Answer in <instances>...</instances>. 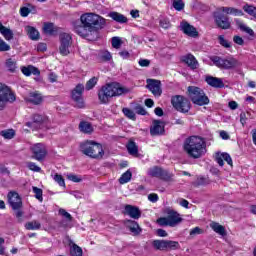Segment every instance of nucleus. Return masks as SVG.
I'll list each match as a JSON object with an SVG mask.
<instances>
[{"label": "nucleus", "instance_id": "45", "mask_svg": "<svg viewBox=\"0 0 256 256\" xmlns=\"http://www.w3.org/2000/svg\"><path fill=\"white\" fill-rule=\"evenodd\" d=\"M32 191L35 194V197L38 199V201H43V190L38 188L37 186L32 187Z\"/></svg>", "mask_w": 256, "mask_h": 256}, {"label": "nucleus", "instance_id": "42", "mask_svg": "<svg viewBox=\"0 0 256 256\" xmlns=\"http://www.w3.org/2000/svg\"><path fill=\"white\" fill-rule=\"evenodd\" d=\"M99 81L98 77H92L90 80L87 81L86 83V90L91 91L93 87L97 85V82Z\"/></svg>", "mask_w": 256, "mask_h": 256}, {"label": "nucleus", "instance_id": "2", "mask_svg": "<svg viewBox=\"0 0 256 256\" xmlns=\"http://www.w3.org/2000/svg\"><path fill=\"white\" fill-rule=\"evenodd\" d=\"M206 147L205 140L199 136H190L183 143V151L191 159H201L205 155Z\"/></svg>", "mask_w": 256, "mask_h": 256}, {"label": "nucleus", "instance_id": "10", "mask_svg": "<svg viewBox=\"0 0 256 256\" xmlns=\"http://www.w3.org/2000/svg\"><path fill=\"white\" fill-rule=\"evenodd\" d=\"M214 23L219 29H231V20L228 16H225L223 12L218 8L217 11L213 13Z\"/></svg>", "mask_w": 256, "mask_h": 256}, {"label": "nucleus", "instance_id": "50", "mask_svg": "<svg viewBox=\"0 0 256 256\" xmlns=\"http://www.w3.org/2000/svg\"><path fill=\"white\" fill-rule=\"evenodd\" d=\"M26 166L30 171H34V173H41V167L37 166L35 162H27Z\"/></svg>", "mask_w": 256, "mask_h": 256}, {"label": "nucleus", "instance_id": "5", "mask_svg": "<svg viewBox=\"0 0 256 256\" xmlns=\"http://www.w3.org/2000/svg\"><path fill=\"white\" fill-rule=\"evenodd\" d=\"M188 93L194 105H199L200 107H202L203 105H209V97L205 95L203 89L196 86H189Z\"/></svg>", "mask_w": 256, "mask_h": 256}, {"label": "nucleus", "instance_id": "20", "mask_svg": "<svg viewBox=\"0 0 256 256\" xmlns=\"http://www.w3.org/2000/svg\"><path fill=\"white\" fill-rule=\"evenodd\" d=\"M125 213L129 215L132 219H139L141 217V211L139 208L133 205H126L125 206Z\"/></svg>", "mask_w": 256, "mask_h": 256}, {"label": "nucleus", "instance_id": "48", "mask_svg": "<svg viewBox=\"0 0 256 256\" xmlns=\"http://www.w3.org/2000/svg\"><path fill=\"white\" fill-rule=\"evenodd\" d=\"M71 256H83V249L77 246V244H74L71 249Z\"/></svg>", "mask_w": 256, "mask_h": 256}, {"label": "nucleus", "instance_id": "8", "mask_svg": "<svg viewBox=\"0 0 256 256\" xmlns=\"http://www.w3.org/2000/svg\"><path fill=\"white\" fill-rule=\"evenodd\" d=\"M171 103L174 109L180 113H189V109H191V102H189V99L181 95L173 96Z\"/></svg>", "mask_w": 256, "mask_h": 256}, {"label": "nucleus", "instance_id": "17", "mask_svg": "<svg viewBox=\"0 0 256 256\" xmlns=\"http://www.w3.org/2000/svg\"><path fill=\"white\" fill-rule=\"evenodd\" d=\"M180 29L185 33V35H188V37H198L199 32H197V29L189 24L188 22H182L180 24Z\"/></svg>", "mask_w": 256, "mask_h": 256}, {"label": "nucleus", "instance_id": "21", "mask_svg": "<svg viewBox=\"0 0 256 256\" xmlns=\"http://www.w3.org/2000/svg\"><path fill=\"white\" fill-rule=\"evenodd\" d=\"M182 61L186 63V65H188L190 69H197V67H199V62L197 61L195 56H193L192 54H188L184 56Z\"/></svg>", "mask_w": 256, "mask_h": 256}, {"label": "nucleus", "instance_id": "16", "mask_svg": "<svg viewBox=\"0 0 256 256\" xmlns=\"http://www.w3.org/2000/svg\"><path fill=\"white\" fill-rule=\"evenodd\" d=\"M165 133V124L161 120H154L150 128V135H163Z\"/></svg>", "mask_w": 256, "mask_h": 256}, {"label": "nucleus", "instance_id": "9", "mask_svg": "<svg viewBox=\"0 0 256 256\" xmlns=\"http://www.w3.org/2000/svg\"><path fill=\"white\" fill-rule=\"evenodd\" d=\"M60 39V47L59 51L60 54L63 55V57H67L71 51V45H73V37L69 33H61L59 36Z\"/></svg>", "mask_w": 256, "mask_h": 256}, {"label": "nucleus", "instance_id": "30", "mask_svg": "<svg viewBox=\"0 0 256 256\" xmlns=\"http://www.w3.org/2000/svg\"><path fill=\"white\" fill-rule=\"evenodd\" d=\"M109 17L116 21V23H127L128 21L127 17L119 12H110Z\"/></svg>", "mask_w": 256, "mask_h": 256}, {"label": "nucleus", "instance_id": "44", "mask_svg": "<svg viewBox=\"0 0 256 256\" xmlns=\"http://www.w3.org/2000/svg\"><path fill=\"white\" fill-rule=\"evenodd\" d=\"M129 229L131 233H134V235H139V233H141V228L139 227V224H137V222L135 221L131 222Z\"/></svg>", "mask_w": 256, "mask_h": 256}, {"label": "nucleus", "instance_id": "38", "mask_svg": "<svg viewBox=\"0 0 256 256\" xmlns=\"http://www.w3.org/2000/svg\"><path fill=\"white\" fill-rule=\"evenodd\" d=\"M243 9L245 11V13H247L248 15H250L251 17H254V19H256V7L255 6H251V5H244Z\"/></svg>", "mask_w": 256, "mask_h": 256}, {"label": "nucleus", "instance_id": "46", "mask_svg": "<svg viewBox=\"0 0 256 256\" xmlns=\"http://www.w3.org/2000/svg\"><path fill=\"white\" fill-rule=\"evenodd\" d=\"M179 242L172 241V240H166V249H170L175 251V249H179Z\"/></svg>", "mask_w": 256, "mask_h": 256}, {"label": "nucleus", "instance_id": "39", "mask_svg": "<svg viewBox=\"0 0 256 256\" xmlns=\"http://www.w3.org/2000/svg\"><path fill=\"white\" fill-rule=\"evenodd\" d=\"M0 135L4 137V139H13V137H15V131L13 129L2 130Z\"/></svg>", "mask_w": 256, "mask_h": 256}, {"label": "nucleus", "instance_id": "60", "mask_svg": "<svg viewBox=\"0 0 256 256\" xmlns=\"http://www.w3.org/2000/svg\"><path fill=\"white\" fill-rule=\"evenodd\" d=\"M29 13H31V9H29L28 7L20 8L21 17H29Z\"/></svg>", "mask_w": 256, "mask_h": 256}, {"label": "nucleus", "instance_id": "25", "mask_svg": "<svg viewBox=\"0 0 256 256\" xmlns=\"http://www.w3.org/2000/svg\"><path fill=\"white\" fill-rule=\"evenodd\" d=\"M218 9L221 12L226 13V15H234L235 17H241V15H243V11L233 7H220Z\"/></svg>", "mask_w": 256, "mask_h": 256}, {"label": "nucleus", "instance_id": "36", "mask_svg": "<svg viewBox=\"0 0 256 256\" xmlns=\"http://www.w3.org/2000/svg\"><path fill=\"white\" fill-rule=\"evenodd\" d=\"M6 69H8V71H10L11 73H15V71L17 70V61H15V59L13 58H9L6 60Z\"/></svg>", "mask_w": 256, "mask_h": 256}, {"label": "nucleus", "instance_id": "49", "mask_svg": "<svg viewBox=\"0 0 256 256\" xmlns=\"http://www.w3.org/2000/svg\"><path fill=\"white\" fill-rule=\"evenodd\" d=\"M160 179H163L164 181H172L173 180V174L169 173L167 170H163L160 174Z\"/></svg>", "mask_w": 256, "mask_h": 256}, {"label": "nucleus", "instance_id": "4", "mask_svg": "<svg viewBox=\"0 0 256 256\" xmlns=\"http://www.w3.org/2000/svg\"><path fill=\"white\" fill-rule=\"evenodd\" d=\"M80 150L87 157L92 159H103L105 151H103V146L99 143L93 141H86L80 145Z\"/></svg>", "mask_w": 256, "mask_h": 256}, {"label": "nucleus", "instance_id": "55", "mask_svg": "<svg viewBox=\"0 0 256 256\" xmlns=\"http://www.w3.org/2000/svg\"><path fill=\"white\" fill-rule=\"evenodd\" d=\"M59 213L62 215V217H65V219H67V221H73V216H71V215L69 214V212H66L65 209L61 208V209L59 210Z\"/></svg>", "mask_w": 256, "mask_h": 256}, {"label": "nucleus", "instance_id": "23", "mask_svg": "<svg viewBox=\"0 0 256 256\" xmlns=\"http://www.w3.org/2000/svg\"><path fill=\"white\" fill-rule=\"evenodd\" d=\"M235 23L240 31H243V33H247V35H250V37H255V32L253 31V29H251L249 26H246L243 21L235 19Z\"/></svg>", "mask_w": 256, "mask_h": 256}, {"label": "nucleus", "instance_id": "3", "mask_svg": "<svg viewBox=\"0 0 256 256\" xmlns=\"http://www.w3.org/2000/svg\"><path fill=\"white\" fill-rule=\"evenodd\" d=\"M127 90L117 82L108 83L98 91V99L102 105H107L109 99L123 95Z\"/></svg>", "mask_w": 256, "mask_h": 256}, {"label": "nucleus", "instance_id": "51", "mask_svg": "<svg viewBox=\"0 0 256 256\" xmlns=\"http://www.w3.org/2000/svg\"><path fill=\"white\" fill-rule=\"evenodd\" d=\"M219 43L222 47H225V49H229L231 48V42H229L228 40L225 39V36L220 35L218 37Z\"/></svg>", "mask_w": 256, "mask_h": 256}, {"label": "nucleus", "instance_id": "12", "mask_svg": "<svg viewBox=\"0 0 256 256\" xmlns=\"http://www.w3.org/2000/svg\"><path fill=\"white\" fill-rule=\"evenodd\" d=\"M49 117L41 114H34L32 116V122H27L26 126L30 129H41L43 125H47Z\"/></svg>", "mask_w": 256, "mask_h": 256}, {"label": "nucleus", "instance_id": "35", "mask_svg": "<svg viewBox=\"0 0 256 256\" xmlns=\"http://www.w3.org/2000/svg\"><path fill=\"white\" fill-rule=\"evenodd\" d=\"M131 177H133V173L131 172V170H127L126 172H124L119 178L120 185H125V183H129V181H131Z\"/></svg>", "mask_w": 256, "mask_h": 256}, {"label": "nucleus", "instance_id": "32", "mask_svg": "<svg viewBox=\"0 0 256 256\" xmlns=\"http://www.w3.org/2000/svg\"><path fill=\"white\" fill-rule=\"evenodd\" d=\"M25 229H27V231H39V229H41V222L37 220L27 222L25 224Z\"/></svg>", "mask_w": 256, "mask_h": 256}, {"label": "nucleus", "instance_id": "1", "mask_svg": "<svg viewBox=\"0 0 256 256\" xmlns=\"http://www.w3.org/2000/svg\"><path fill=\"white\" fill-rule=\"evenodd\" d=\"M107 22L105 18L93 12H87L80 16V21L73 23V29L79 37L87 39V41H97L99 32L105 29Z\"/></svg>", "mask_w": 256, "mask_h": 256}, {"label": "nucleus", "instance_id": "6", "mask_svg": "<svg viewBox=\"0 0 256 256\" xmlns=\"http://www.w3.org/2000/svg\"><path fill=\"white\" fill-rule=\"evenodd\" d=\"M210 61L219 69H235V67H239L241 63L239 60L233 57L221 58L219 56H212Z\"/></svg>", "mask_w": 256, "mask_h": 256}, {"label": "nucleus", "instance_id": "64", "mask_svg": "<svg viewBox=\"0 0 256 256\" xmlns=\"http://www.w3.org/2000/svg\"><path fill=\"white\" fill-rule=\"evenodd\" d=\"M138 64L140 67H149V65H151V61L147 59H140Z\"/></svg>", "mask_w": 256, "mask_h": 256}, {"label": "nucleus", "instance_id": "34", "mask_svg": "<svg viewBox=\"0 0 256 256\" xmlns=\"http://www.w3.org/2000/svg\"><path fill=\"white\" fill-rule=\"evenodd\" d=\"M162 171H163V168H161L159 166H154V167L148 169V175H149V177H156V178L160 179Z\"/></svg>", "mask_w": 256, "mask_h": 256}, {"label": "nucleus", "instance_id": "63", "mask_svg": "<svg viewBox=\"0 0 256 256\" xmlns=\"http://www.w3.org/2000/svg\"><path fill=\"white\" fill-rule=\"evenodd\" d=\"M233 41L236 45H245V40L241 36H234Z\"/></svg>", "mask_w": 256, "mask_h": 256}, {"label": "nucleus", "instance_id": "58", "mask_svg": "<svg viewBox=\"0 0 256 256\" xmlns=\"http://www.w3.org/2000/svg\"><path fill=\"white\" fill-rule=\"evenodd\" d=\"M67 177L69 181H73V183H81V177L75 174H68Z\"/></svg>", "mask_w": 256, "mask_h": 256}, {"label": "nucleus", "instance_id": "26", "mask_svg": "<svg viewBox=\"0 0 256 256\" xmlns=\"http://www.w3.org/2000/svg\"><path fill=\"white\" fill-rule=\"evenodd\" d=\"M210 227L212 228L214 233H217L218 235H221L222 237H225V235H227L225 226H223L217 222H211Z\"/></svg>", "mask_w": 256, "mask_h": 256}, {"label": "nucleus", "instance_id": "37", "mask_svg": "<svg viewBox=\"0 0 256 256\" xmlns=\"http://www.w3.org/2000/svg\"><path fill=\"white\" fill-rule=\"evenodd\" d=\"M126 147L130 155H137L139 153V148L137 147V144L133 141L128 142Z\"/></svg>", "mask_w": 256, "mask_h": 256}, {"label": "nucleus", "instance_id": "28", "mask_svg": "<svg viewBox=\"0 0 256 256\" xmlns=\"http://www.w3.org/2000/svg\"><path fill=\"white\" fill-rule=\"evenodd\" d=\"M25 31H26L28 37L32 41H38V39H39V31L37 29H35V27H33V26H26L25 27Z\"/></svg>", "mask_w": 256, "mask_h": 256}, {"label": "nucleus", "instance_id": "29", "mask_svg": "<svg viewBox=\"0 0 256 256\" xmlns=\"http://www.w3.org/2000/svg\"><path fill=\"white\" fill-rule=\"evenodd\" d=\"M79 130L81 133L91 135V133H93V125L87 121H81L79 124Z\"/></svg>", "mask_w": 256, "mask_h": 256}, {"label": "nucleus", "instance_id": "62", "mask_svg": "<svg viewBox=\"0 0 256 256\" xmlns=\"http://www.w3.org/2000/svg\"><path fill=\"white\" fill-rule=\"evenodd\" d=\"M148 200L151 203H157L159 201V196L157 194H155V193L149 194L148 195Z\"/></svg>", "mask_w": 256, "mask_h": 256}, {"label": "nucleus", "instance_id": "19", "mask_svg": "<svg viewBox=\"0 0 256 256\" xmlns=\"http://www.w3.org/2000/svg\"><path fill=\"white\" fill-rule=\"evenodd\" d=\"M205 81L210 87H214V89H223L225 87V83H223V79L221 78L206 76Z\"/></svg>", "mask_w": 256, "mask_h": 256}, {"label": "nucleus", "instance_id": "53", "mask_svg": "<svg viewBox=\"0 0 256 256\" xmlns=\"http://www.w3.org/2000/svg\"><path fill=\"white\" fill-rule=\"evenodd\" d=\"M54 181L60 185V187H65V179H63V176L60 174H56L53 177Z\"/></svg>", "mask_w": 256, "mask_h": 256}, {"label": "nucleus", "instance_id": "47", "mask_svg": "<svg viewBox=\"0 0 256 256\" xmlns=\"http://www.w3.org/2000/svg\"><path fill=\"white\" fill-rule=\"evenodd\" d=\"M172 5L176 11H183V9H185L183 0H174Z\"/></svg>", "mask_w": 256, "mask_h": 256}, {"label": "nucleus", "instance_id": "18", "mask_svg": "<svg viewBox=\"0 0 256 256\" xmlns=\"http://www.w3.org/2000/svg\"><path fill=\"white\" fill-rule=\"evenodd\" d=\"M167 215L168 220L170 221V227H175L183 221V218H181V214L175 210H168Z\"/></svg>", "mask_w": 256, "mask_h": 256}, {"label": "nucleus", "instance_id": "13", "mask_svg": "<svg viewBox=\"0 0 256 256\" xmlns=\"http://www.w3.org/2000/svg\"><path fill=\"white\" fill-rule=\"evenodd\" d=\"M83 91H85V86H83V84H78L72 90V99L75 101L78 109H83V107H85V102H83Z\"/></svg>", "mask_w": 256, "mask_h": 256}, {"label": "nucleus", "instance_id": "56", "mask_svg": "<svg viewBox=\"0 0 256 256\" xmlns=\"http://www.w3.org/2000/svg\"><path fill=\"white\" fill-rule=\"evenodd\" d=\"M222 158L226 163H228V165L233 167V159H231V155H229V153H222Z\"/></svg>", "mask_w": 256, "mask_h": 256}, {"label": "nucleus", "instance_id": "40", "mask_svg": "<svg viewBox=\"0 0 256 256\" xmlns=\"http://www.w3.org/2000/svg\"><path fill=\"white\" fill-rule=\"evenodd\" d=\"M122 113L127 117L128 119H131L132 121H135L137 117L135 116V112L129 108H123Z\"/></svg>", "mask_w": 256, "mask_h": 256}, {"label": "nucleus", "instance_id": "61", "mask_svg": "<svg viewBox=\"0 0 256 256\" xmlns=\"http://www.w3.org/2000/svg\"><path fill=\"white\" fill-rule=\"evenodd\" d=\"M203 233V230L199 227H195L190 231L191 237H195V235H201Z\"/></svg>", "mask_w": 256, "mask_h": 256}, {"label": "nucleus", "instance_id": "24", "mask_svg": "<svg viewBox=\"0 0 256 256\" xmlns=\"http://www.w3.org/2000/svg\"><path fill=\"white\" fill-rule=\"evenodd\" d=\"M21 71L26 77H31V75H41V71L37 67L29 65L28 67H22Z\"/></svg>", "mask_w": 256, "mask_h": 256}, {"label": "nucleus", "instance_id": "43", "mask_svg": "<svg viewBox=\"0 0 256 256\" xmlns=\"http://www.w3.org/2000/svg\"><path fill=\"white\" fill-rule=\"evenodd\" d=\"M99 58L101 59V61H109L110 59H113V56H111V52L107 50H102L99 53Z\"/></svg>", "mask_w": 256, "mask_h": 256}, {"label": "nucleus", "instance_id": "57", "mask_svg": "<svg viewBox=\"0 0 256 256\" xmlns=\"http://www.w3.org/2000/svg\"><path fill=\"white\" fill-rule=\"evenodd\" d=\"M134 110L137 113V115H145L147 113V110H145V108L141 105L135 106Z\"/></svg>", "mask_w": 256, "mask_h": 256}, {"label": "nucleus", "instance_id": "27", "mask_svg": "<svg viewBox=\"0 0 256 256\" xmlns=\"http://www.w3.org/2000/svg\"><path fill=\"white\" fill-rule=\"evenodd\" d=\"M43 31L46 35H54L55 33H57V31H59V29L57 28V26H55L54 23L45 22L43 26Z\"/></svg>", "mask_w": 256, "mask_h": 256}, {"label": "nucleus", "instance_id": "59", "mask_svg": "<svg viewBox=\"0 0 256 256\" xmlns=\"http://www.w3.org/2000/svg\"><path fill=\"white\" fill-rule=\"evenodd\" d=\"M160 27H162V29H169V27H171V22H169L168 19H161Z\"/></svg>", "mask_w": 256, "mask_h": 256}, {"label": "nucleus", "instance_id": "22", "mask_svg": "<svg viewBox=\"0 0 256 256\" xmlns=\"http://www.w3.org/2000/svg\"><path fill=\"white\" fill-rule=\"evenodd\" d=\"M27 101L33 103V105H41V103H43V96L41 93L31 92L27 97Z\"/></svg>", "mask_w": 256, "mask_h": 256}, {"label": "nucleus", "instance_id": "54", "mask_svg": "<svg viewBox=\"0 0 256 256\" xmlns=\"http://www.w3.org/2000/svg\"><path fill=\"white\" fill-rule=\"evenodd\" d=\"M11 46L7 44L3 39L0 38V52L10 51Z\"/></svg>", "mask_w": 256, "mask_h": 256}, {"label": "nucleus", "instance_id": "31", "mask_svg": "<svg viewBox=\"0 0 256 256\" xmlns=\"http://www.w3.org/2000/svg\"><path fill=\"white\" fill-rule=\"evenodd\" d=\"M0 33L3 35L4 39L6 41H11L13 39V31L5 26H3V23L0 22Z\"/></svg>", "mask_w": 256, "mask_h": 256}, {"label": "nucleus", "instance_id": "15", "mask_svg": "<svg viewBox=\"0 0 256 256\" xmlns=\"http://www.w3.org/2000/svg\"><path fill=\"white\" fill-rule=\"evenodd\" d=\"M147 87L155 97H161V93H163V90H161V81L148 79Z\"/></svg>", "mask_w": 256, "mask_h": 256}, {"label": "nucleus", "instance_id": "52", "mask_svg": "<svg viewBox=\"0 0 256 256\" xmlns=\"http://www.w3.org/2000/svg\"><path fill=\"white\" fill-rule=\"evenodd\" d=\"M121 45H123V42L121 41V38H119V37H113L112 38V47L114 49H120Z\"/></svg>", "mask_w": 256, "mask_h": 256}, {"label": "nucleus", "instance_id": "14", "mask_svg": "<svg viewBox=\"0 0 256 256\" xmlns=\"http://www.w3.org/2000/svg\"><path fill=\"white\" fill-rule=\"evenodd\" d=\"M8 203L14 210L21 209V207H23V201L17 192L8 193Z\"/></svg>", "mask_w": 256, "mask_h": 256}, {"label": "nucleus", "instance_id": "7", "mask_svg": "<svg viewBox=\"0 0 256 256\" xmlns=\"http://www.w3.org/2000/svg\"><path fill=\"white\" fill-rule=\"evenodd\" d=\"M15 93L7 85L0 83V111L5 109L7 103H14Z\"/></svg>", "mask_w": 256, "mask_h": 256}, {"label": "nucleus", "instance_id": "33", "mask_svg": "<svg viewBox=\"0 0 256 256\" xmlns=\"http://www.w3.org/2000/svg\"><path fill=\"white\" fill-rule=\"evenodd\" d=\"M152 245L157 251H165L167 249V240H154Z\"/></svg>", "mask_w": 256, "mask_h": 256}, {"label": "nucleus", "instance_id": "41", "mask_svg": "<svg viewBox=\"0 0 256 256\" xmlns=\"http://www.w3.org/2000/svg\"><path fill=\"white\" fill-rule=\"evenodd\" d=\"M158 225L160 227H171V222L169 221V217H160L157 219Z\"/></svg>", "mask_w": 256, "mask_h": 256}, {"label": "nucleus", "instance_id": "11", "mask_svg": "<svg viewBox=\"0 0 256 256\" xmlns=\"http://www.w3.org/2000/svg\"><path fill=\"white\" fill-rule=\"evenodd\" d=\"M30 151L32 154V159L36 161H45V157H47V146L43 143H36L30 147Z\"/></svg>", "mask_w": 256, "mask_h": 256}]
</instances>
